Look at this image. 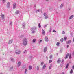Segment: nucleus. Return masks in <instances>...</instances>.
Wrapping results in <instances>:
<instances>
[{
    "instance_id": "obj_31",
    "label": "nucleus",
    "mask_w": 74,
    "mask_h": 74,
    "mask_svg": "<svg viewBox=\"0 0 74 74\" xmlns=\"http://www.w3.org/2000/svg\"><path fill=\"white\" fill-rule=\"evenodd\" d=\"M48 16H47L45 17V19H48Z\"/></svg>"
},
{
    "instance_id": "obj_15",
    "label": "nucleus",
    "mask_w": 74,
    "mask_h": 74,
    "mask_svg": "<svg viewBox=\"0 0 74 74\" xmlns=\"http://www.w3.org/2000/svg\"><path fill=\"white\" fill-rule=\"evenodd\" d=\"M32 67L31 66H29V70H31V69H32Z\"/></svg>"
},
{
    "instance_id": "obj_41",
    "label": "nucleus",
    "mask_w": 74,
    "mask_h": 74,
    "mask_svg": "<svg viewBox=\"0 0 74 74\" xmlns=\"http://www.w3.org/2000/svg\"><path fill=\"white\" fill-rule=\"evenodd\" d=\"M25 52H26V51H24V53H25Z\"/></svg>"
},
{
    "instance_id": "obj_45",
    "label": "nucleus",
    "mask_w": 74,
    "mask_h": 74,
    "mask_svg": "<svg viewBox=\"0 0 74 74\" xmlns=\"http://www.w3.org/2000/svg\"><path fill=\"white\" fill-rule=\"evenodd\" d=\"M48 0H46V1H48Z\"/></svg>"
},
{
    "instance_id": "obj_14",
    "label": "nucleus",
    "mask_w": 74,
    "mask_h": 74,
    "mask_svg": "<svg viewBox=\"0 0 74 74\" xmlns=\"http://www.w3.org/2000/svg\"><path fill=\"white\" fill-rule=\"evenodd\" d=\"M46 66V64H45L43 66L42 69H45Z\"/></svg>"
},
{
    "instance_id": "obj_4",
    "label": "nucleus",
    "mask_w": 74,
    "mask_h": 74,
    "mask_svg": "<svg viewBox=\"0 0 74 74\" xmlns=\"http://www.w3.org/2000/svg\"><path fill=\"white\" fill-rule=\"evenodd\" d=\"M1 18H2V19H4V15L2 13L1 14Z\"/></svg>"
},
{
    "instance_id": "obj_16",
    "label": "nucleus",
    "mask_w": 74,
    "mask_h": 74,
    "mask_svg": "<svg viewBox=\"0 0 74 74\" xmlns=\"http://www.w3.org/2000/svg\"><path fill=\"white\" fill-rule=\"evenodd\" d=\"M73 73V69H71V70L70 71V74H72Z\"/></svg>"
},
{
    "instance_id": "obj_12",
    "label": "nucleus",
    "mask_w": 74,
    "mask_h": 74,
    "mask_svg": "<svg viewBox=\"0 0 74 74\" xmlns=\"http://www.w3.org/2000/svg\"><path fill=\"white\" fill-rule=\"evenodd\" d=\"M69 54L67 53L66 56V57L65 58V59H67V58H68V57H69Z\"/></svg>"
},
{
    "instance_id": "obj_13",
    "label": "nucleus",
    "mask_w": 74,
    "mask_h": 74,
    "mask_svg": "<svg viewBox=\"0 0 74 74\" xmlns=\"http://www.w3.org/2000/svg\"><path fill=\"white\" fill-rule=\"evenodd\" d=\"M12 41H12L11 40H10L8 42L9 44H11V43H12Z\"/></svg>"
},
{
    "instance_id": "obj_21",
    "label": "nucleus",
    "mask_w": 74,
    "mask_h": 74,
    "mask_svg": "<svg viewBox=\"0 0 74 74\" xmlns=\"http://www.w3.org/2000/svg\"><path fill=\"white\" fill-rule=\"evenodd\" d=\"M52 68V65H50L49 67V69H50Z\"/></svg>"
},
{
    "instance_id": "obj_22",
    "label": "nucleus",
    "mask_w": 74,
    "mask_h": 74,
    "mask_svg": "<svg viewBox=\"0 0 74 74\" xmlns=\"http://www.w3.org/2000/svg\"><path fill=\"white\" fill-rule=\"evenodd\" d=\"M69 64H67L66 66V69H67V68H68V67H69Z\"/></svg>"
},
{
    "instance_id": "obj_2",
    "label": "nucleus",
    "mask_w": 74,
    "mask_h": 74,
    "mask_svg": "<svg viewBox=\"0 0 74 74\" xmlns=\"http://www.w3.org/2000/svg\"><path fill=\"white\" fill-rule=\"evenodd\" d=\"M15 53L16 55H19V54L21 53V51L19 50H16Z\"/></svg>"
},
{
    "instance_id": "obj_38",
    "label": "nucleus",
    "mask_w": 74,
    "mask_h": 74,
    "mask_svg": "<svg viewBox=\"0 0 74 74\" xmlns=\"http://www.w3.org/2000/svg\"><path fill=\"white\" fill-rule=\"evenodd\" d=\"M35 33V31H33V32H32V33Z\"/></svg>"
},
{
    "instance_id": "obj_29",
    "label": "nucleus",
    "mask_w": 74,
    "mask_h": 74,
    "mask_svg": "<svg viewBox=\"0 0 74 74\" xmlns=\"http://www.w3.org/2000/svg\"><path fill=\"white\" fill-rule=\"evenodd\" d=\"M51 62H52V60H49V63H51Z\"/></svg>"
},
{
    "instance_id": "obj_37",
    "label": "nucleus",
    "mask_w": 74,
    "mask_h": 74,
    "mask_svg": "<svg viewBox=\"0 0 74 74\" xmlns=\"http://www.w3.org/2000/svg\"><path fill=\"white\" fill-rule=\"evenodd\" d=\"M52 55H50V58H52Z\"/></svg>"
},
{
    "instance_id": "obj_51",
    "label": "nucleus",
    "mask_w": 74,
    "mask_h": 74,
    "mask_svg": "<svg viewBox=\"0 0 74 74\" xmlns=\"http://www.w3.org/2000/svg\"><path fill=\"white\" fill-rule=\"evenodd\" d=\"M38 11H39V10H38Z\"/></svg>"
},
{
    "instance_id": "obj_5",
    "label": "nucleus",
    "mask_w": 74,
    "mask_h": 74,
    "mask_svg": "<svg viewBox=\"0 0 74 74\" xmlns=\"http://www.w3.org/2000/svg\"><path fill=\"white\" fill-rule=\"evenodd\" d=\"M16 3H14L13 4V8H14V9H15V8H16Z\"/></svg>"
},
{
    "instance_id": "obj_17",
    "label": "nucleus",
    "mask_w": 74,
    "mask_h": 74,
    "mask_svg": "<svg viewBox=\"0 0 74 74\" xmlns=\"http://www.w3.org/2000/svg\"><path fill=\"white\" fill-rule=\"evenodd\" d=\"M36 40L35 39H34L33 40V42L34 43L36 42Z\"/></svg>"
},
{
    "instance_id": "obj_20",
    "label": "nucleus",
    "mask_w": 74,
    "mask_h": 74,
    "mask_svg": "<svg viewBox=\"0 0 74 74\" xmlns=\"http://www.w3.org/2000/svg\"><path fill=\"white\" fill-rule=\"evenodd\" d=\"M60 41L61 42H63V39L62 38L60 40Z\"/></svg>"
},
{
    "instance_id": "obj_25",
    "label": "nucleus",
    "mask_w": 74,
    "mask_h": 74,
    "mask_svg": "<svg viewBox=\"0 0 74 74\" xmlns=\"http://www.w3.org/2000/svg\"><path fill=\"white\" fill-rule=\"evenodd\" d=\"M62 7H63V5L61 4V5L60 6V8H62Z\"/></svg>"
},
{
    "instance_id": "obj_35",
    "label": "nucleus",
    "mask_w": 74,
    "mask_h": 74,
    "mask_svg": "<svg viewBox=\"0 0 74 74\" xmlns=\"http://www.w3.org/2000/svg\"><path fill=\"white\" fill-rule=\"evenodd\" d=\"M44 64V62H41V64L42 65V64Z\"/></svg>"
},
{
    "instance_id": "obj_42",
    "label": "nucleus",
    "mask_w": 74,
    "mask_h": 74,
    "mask_svg": "<svg viewBox=\"0 0 74 74\" xmlns=\"http://www.w3.org/2000/svg\"><path fill=\"white\" fill-rule=\"evenodd\" d=\"M64 74V72H62V74Z\"/></svg>"
},
{
    "instance_id": "obj_32",
    "label": "nucleus",
    "mask_w": 74,
    "mask_h": 74,
    "mask_svg": "<svg viewBox=\"0 0 74 74\" xmlns=\"http://www.w3.org/2000/svg\"><path fill=\"white\" fill-rule=\"evenodd\" d=\"M37 70H39V67L38 66H37Z\"/></svg>"
},
{
    "instance_id": "obj_44",
    "label": "nucleus",
    "mask_w": 74,
    "mask_h": 74,
    "mask_svg": "<svg viewBox=\"0 0 74 74\" xmlns=\"http://www.w3.org/2000/svg\"><path fill=\"white\" fill-rule=\"evenodd\" d=\"M67 48H68V47H69V45H67Z\"/></svg>"
},
{
    "instance_id": "obj_7",
    "label": "nucleus",
    "mask_w": 74,
    "mask_h": 74,
    "mask_svg": "<svg viewBox=\"0 0 74 74\" xmlns=\"http://www.w3.org/2000/svg\"><path fill=\"white\" fill-rule=\"evenodd\" d=\"M74 17V15H71V16H70L69 18V19H73V17Z\"/></svg>"
},
{
    "instance_id": "obj_40",
    "label": "nucleus",
    "mask_w": 74,
    "mask_h": 74,
    "mask_svg": "<svg viewBox=\"0 0 74 74\" xmlns=\"http://www.w3.org/2000/svg\"><path fill=\"white\" fill-rule=\"evenodd\" d=\"M8 5H10V2H8Z\"/></svg>"
},
{
    "instance_id": "obj_48",
    "label": "nucleus",
    "mask_w": 74,
    "mask_h": 74,
    "mask_svg": "<svg viewBox=\"0 0 74 74\" xmlns=\"http://www.w3.org/2000/svg\"><path fill=\"white\" fill-rule=\"evenodd\" d=\"M73 55H74V52L73 53Z\"/></svg>"
},
{
    "instance_id": "obj_49",
    "label": "nucleus",
    "mask_w": 74,
    "mask_h": 74,
    "mask_svg": "<svg viewBox=\"0 0 74 74\" xmlns=\"http://www.w3.org/2000/svg\"><path fill=\"white\" fill-rule=\"evenodd\" d=\"M63 60L62 62H63V61H64V60Z\"/></svg>"
},
{
    "instance_id": "obj_10",
    "label": "nucleus",
    "mask_w": 74,
    "mask_h": 74,
    "mask_svg": "<svg viewBox=\"0 0 74 74\" xmlns=\"http://www.w3.org/2000/svg\"><path fill=\"white\" fill-rule=\"evenodd\" d=\"M42 33L43 34H44H44H45V31H44V30L43 29L42 30Z\"/></svg>"
},
{
    "instance_id": "obj_11",
    "label": "nucleus",
    "mask_w": 74,
    "mask_h": 74,
    "mask_svg": "<svg viewBox=\"0 0 74 74\" xmlns=\"http://www.w3.org/2000/svg\"><path fill=\"white\" fill-rule=\"evenodd\" d=\"M71 40H69L66 42V44H70V43H71Z\"/></svg>"
},
{
    "instance_id": "obj_26",
    "label": "nucleus",
    "mask_w": 74,
    "mask_h": 74,
    "mask_svg": "<svg viewBox=\"0 0 74 74\" xmlns=\"http://www.w3.org/2000/svg\"><path fill=\"white\" fill-rule=\"evenodd\" d=\"M38 26L39 28H40V27H41V25L40 24V23H39Z\"/></svg>"
},
{
    "instance_id": "obj_50",
    "label": "nucleus",
    "mask_w": 74,
    "mask_h": 74,
    "mask_svg": "<svg viewBox=\"0 0 74 74\" xmlns=\"http://www.w3.org/2000/svg\"><path fill=\"white\" fill-rule=\"evenodd\" d=\"M47 27V26L45 25V27Z\"/></svg>"
},
{
    "instance_id": "obj_24",
    "label": "nucleus",
    "mask_w": 74,
    "mask_h": 74,
    "mask_svg": "<svg viewBox=\"0 0 74 74\" xmlns=\"http://www.w3.org/2000/svg\"><path fill=\"white\" fill-rule=\"evenodd\" d=\"M67 37H64V41H66V40H67Z\"/></svg>"
},
{
    "instance_id": "obj_1",
    "label": "nucleus",
    "mask_w": 74,
    "mask_h": 74,
    "mask_svg": "<svg viewBox=\"0 0 74 74\" xmlns=\"http://www.w3.org/2000/svg\"><path fill=\"white\" fill-rule=\"evenodd\" d=\"M23 44L24 45H27V41H26V39L25 38L23 40Z\"/></svg>"
},
{
    "instance_id": "obj_23",
    "label": "nucleus",
    "mask_w": 74,
    "mask_h": 74,
    "mask_svg": "<svg viewBox=\"0 0 74 74\" xmlns=\"http://www.w3.org/2000/svg\"><path fill=\"white\" fill-rule=\"evenodd\" d=\"M15 13H16V14H19V11H18V10Z\"/></svg>"
},
{
    "instance_id": "obj_39",
    "label": "nucleus",
    "mask_w": 74,
    "mask_h": 74,
    "mask_svg": "<svg viewBox=\"0 0 74 74\" xmlns=\"http://www.w3.org/2000/svg\"><path fill=\"white\" fill-rule=\"evenodd\" d=\"M5 0H3V3H4V2H5Z\"/></svg>"
},
{
    "instance_id": "obj_9",
    "label": "nucleus",
    "mask_w": 74,
    "mask_h": 74,
    "mask_svg": "<svg viewBox=\"0 0 74 74\" xmlns=\"http://www.w3.org/2000/svg\"><path fill=\"white\" fill-rule=\"evenodd\" d=\"M60 62H61V60H60V58H58L57 61V63H60Z\"/></svg>"
},
{
    "instance_id": "obj_47",
    "label": "nucleus",
    "mask_w": 74,
    "mask_h": 74,
    "mask_svg": "<svg viewBox=\"0 0 74 74\" xmlns=\"http://www.w3.org/2000/svg\"><path fill=\"white\" fill-rule=\"evenodd\" d=\"M68 9L69 10H70V9L69 8Z\"/></svg>"
},
{
    "instance_id": "obj_43",
    "label": "nucleus",
    "mask_w": 74,
    "mask_h": 74,
    "mask_svg": "<svg viewBox=\"0 0 74 74\" xmlns=\"http://www.w3.org/2000/svg\"><path fill=\"white\" fill-rule=\"evenodd\" d=\"M74 42V38H73V42Z\"/></svg>"
},
{
    "instance_id": "obj_6",
    "label": "nucleus",
    "mask_w": 74,
    "mask_h": 74,
    "mask_svg": "<svg viewBox=\"0 0 74 74\" xmlns=\"http://www.w3.org/2000/svg\"><path fill=\"white\" fill-rule=\"evenodd\" d=\"M21 62L19 61L18 62V67H19V66H21Z\"/></svg>"
},
{
    "instance_id": "obj_36",
    "label": "nucleus",
    "mask_w": 74,
    "mask_h": 74,
    "mask_svg": "<svg viewBox=\"0 0 74 74\" xmlns=\"http://www.w3.org/2000/svg\"><path fill=\"white\" fill-rule=\"evenodd\" d=\"M51 28H50V31H49V32H51Z\"/></svg>"
},
{
    "instance_id": "obj_18",
    "label": "nucleus",
    "mask_w": 74,
    "mask_h": 74,
    "mask_svg": "<svg viewBox=\"0 0 74 74\" xmlns=\"http://www.w3.org/2000/svg\"><path fill=\"white\" fill-rule=\"evenodd\" d=\"M59 44H60V43L59 42H58L57 43L56 45L57 46H59Z\"/></svg>"
},
{
    "instance_id": "obj_27",
    "label": "nucleus",
    "mask_w": 74,
    "mask_h": 74,
    "mask_svg": "<svg viewBox=\"0 0 74 74\" xmlns=\"http://www.w3.org/2000/svg\"><path fill=\"white\" fill-rule=\"evenodd\" d=\"M62 34H65V32H64V31H63L62 32Z\"/></svg>"
},
{
    "instance_id": "obj_46",
    "label": "nucleus",
    "mask_w": 74,
    "mask_h": 74,
    "mask_svg": "<svg viewBox=\"0 0 74 74\" xmlns=\"http://www.w3.org/2000/svg\"><path fill=\"white\" fill-rule=\"evenodd\" d=\"M41 41H42V40H40V42H41Z\"/></svg>"
},
{
    "instance_id": "obj_30",
    "label": "nucleus",
    "mask_w": 74,
    "mask_h": 74,
    "mask_svg": "<svg viewBox=\"0 0 74 74\" xmlns=\"http://www.w3.org/2000/svg\"><path fill=\"white\" fill-rule=\"evenodd\" d=\"M71 54H70L69 56V59H71Z\"/></svg>"
},
{
    "instance_id": "obj_8",
    "label": "nucleus",
    "mask_w": 74,
    "mask_h": 74,
    "mask_svg": "<svg viewBox=\"0 0 74 74\" xmlns=\"http://www.w3.org/2000/svg\"><path fill=\"white\" fill-rule=\"evenodd\" d=\"M47 47H45L44 49V52H46V51H47Z\"/></svg>"
},
{
    "instance_id": "obj_33",
    "label": "nucleus",
    "mask_w": 74,
    "mask_h": 74,
    "mask_svg": "<svg viewBox=\"0 0 74 74\" xmlns=\"http://www.w3.org/2000/svg\"><path fill=\"white\" fill-rule=\"evenodd\" d=\"M27 71V69H25V73H26Z\"/></svg>"
},
{
    "instance_id": "obj_3",
    "label": "nucleus",
    "mask_w": 74,
    "mask_h": 74,
    "mask_svg": "<svg viewBox=\"0 0 74 74\" xmlns=\"http://www.w3.org/2000/svg\"><path fill=\"white\" fill-rule=\"evenodd\" d=\"M45 40L46 42H48V37L45 36Z\"/></svg>"
},
{
    "instance_id": "obj_19",
    "label": "nucleus",
    "mask_w": 74,
    "mask_h": 74,
    "mask_svg": "<svg viewBox=\"0 0 74 74\" xmlns=\"http://www.w3.org/2000/svg\"><path fill=\"white\" fill-rule=\"evenodd\" d=\"M35 27H32V28L31 29V30L32 31L33 30H34V29Z\"/></svg>"
},
{
    "instance_id": "obj_28",
    "label": "nucleus",
    "mask_w": 74,
    "mask_h": 74,
    "mask_svg": "<svg viewBox=\"0 0 74 74\" xmlns=\"http://www.w3.org/2000/svg\"><path fill=\"white\" fill-rule=\"evenodd\" d=\"M44 15L45 16H47V13H44Z\"/></svg>"
},
{
    "instance_id": "obj_34",
    "label": "nucleus",
    "mask_w": 74,
    "mask_h": 74,
    "mask_svg": "<svg viewBox=\"0 0 74 74\" xmlns=\"http://www.w3.org/2000/svg\"><path fill=\"white\" fill-rule=\"evenodd\" d=\"M53 32H55L56 33V31H55V30L54 29L53 31Z\"/></svg>"
}]
</instances>
